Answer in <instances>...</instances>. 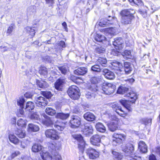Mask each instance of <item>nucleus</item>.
Returning <instances> with one entry per match:
<instances>
[{
	"label": "nucleus",
	"mask_w": 160,
	"mask_h": 160,
	"mask_svg": "<svg viewBox=\"0 0 160 160\" xmlns=\"http://www.w3.org/2000/svg\"><path fill=\"white\" fill-rule=\"evenodd\" d=\"M105 34L108 35L109 34L115 35L117 33V29L115 28H108L103 30Z\"/></svg>",
	"instance_id": "4be33fe9"
},
{
	"label": "nucleus",
	"mask_w": 160,
	"mask_h": 160,
	"mask_svg": "<svg viewBox=\"0 0 160 160\" xmlns=\"http://www.w3.org/2000/svg\"><path fill=\"white\" fill-rule=\"evenodd\" d=\"M103 74L105 77L108 79H113L115 78L114 73L107 69H104L102 71Z\"/></svg>",
	"instance_id": "a211bd4d"
},
{
	"label": "nucleus",
	"mask_w": 160,
	"mask_h": 160,
	"mask_svg": "<svg viewBox=\"0 0 160 160\" xmlns=\"http://www.w3.org/2000/svg\"><path fill=\"white\" fill-rule=\"evenodd\" d=\"M94 38L96 41L100 42L105 41L106 39V38L104 36L98 33L95 35Z\"/></svg>",
	"instance_id": "473e14b6"
},
{
	"label": "nucleus",
	"mask_w": 160,
	"mask_h": 160,
	"mask_svg": "<svg viewBox=\"0 0 160 160\" xmlns=\"http://www.w3.org/2000/svg\"><path fill=\"white\" fill-rule=\"evenodd\" d=\"M9 138L10 142L14 144H18L19 142L18 139L13 134H10Z\"/></svg>",
	"instance_id": "2f4dec72"
},
{
	"label": "nucleus",
	"mask_w": 160,
	"mask_h": 160,
	"mask_svg": "<svg viewBox=\"0 0 160 160\" xmlns=\"http://www.w3.org/2000/svg\"><path fill=\"white\" fill-rule=\"evenodd\" d=\"M65 82V80L63 79H58L55 83V88L58 90H61Z\"/></svg>",
	"instance_id": "6ab92c4d"
},
{
	"label": "nucleus",
	"mask_w": 160,
	"mask_h": 160,
	"mask_svg": "<svg viewBox=\"0 0 160 160\" xmlns=\"http://www.w3.org/2000/svg\"><path fill=\"white\" fill-rule=\"evenodd\" d=\"M124 68H131L130 66V63L128 62H126L124 64Z\"/></svg>",
	"instance_id": "338daca9"
},
{
	"label": "nucleus",
	"mask_w": 160,
	"mask_h": 160,
	"mask_svg": "<svg viewBox=\"0 0 160 160\" xmlns=\"http://www.w3.org/2000/svg\"><path fill=\"white\" fill-rule=\"evenodd\" d=\"M112 153L114 157L118 160H121L123 157V156L120 153L115 151L112 150Z\"/></svg>",
	"instance_id": "a19ab883"
},
{
	"label": "nucleus",
	"mask_w": 160,
	"mask_h": 160,
	"mask_svg": "<svg viewBox=\"0 0 160 160\" xmlns=\"http://www.w3.org/2000/svg\"><path fill=\"white\" fill-rule=\"evenodd\" d=\"M125 96L130 98L132 100H121L120 101V103L128 111H131L132 109L131 107L130 102L132 103L134 102L137 98L136 94L132 91L125 94Z\"/></svg>",
	"instance_id": "f03ea898"
},
{
	"label": "nucleus",
	"mask_w": 160,
	"mask_h": 160,
	"mask_svg": "<svg viewBox=\"0 0 160 160\" xmlns=\"http://www.w3.org/2000/svg\"><path fill=\"white\" fill-rule=\"evenodd\" d=\"M91 70L93 71L100 72L101 71V68L99 65H95L92 66Z\"/></svg>",
	"instance_id": "8fccbe9b"
},
{
	"label": "nucleus",
	"mask_w": 160,
	"mask_h": 160,
	"mask_svg": "<svg viewBox=\"0 0 160 160\" xmlns=\"http://www.w3.org/2000/svg\"><path fill=\"white\" fill-rule=\"evenodd\" d=\"M152 120L151 119H148L147 118H144L142 119L141 120L142 125L144 126H146V125L149 123H151Z\"/></svg>",
	"instance_id": "49530a36"
},
{
	"label": "nucleus",
	"mask_w": 160,
	"mask_h": 160,
	"mask_svg": "<svg viewBox=\"0 0 160 160\" xmlns=\"http://www.w3.org/2000/svg\"><path fill=\"white\" fill-rule=\"evenodd\" d=\"M112 66L114 67L113 68V69L118 70V71L120 72V71L122 72L123 70H121V68L123 67L122 64L120 62L115 61V62H113L112 64Z\"/></svg>",
	"instance_id": "cd10ccee"
},
{
	"label": "nucleus",
	"mask_w": 160,
	"mask_h": 160,
	"mask_svg": "<svg viewBox=\"0 0 160 160\" xmlns=\"http://www.w3.org/2000/svg\"><path fill=\"white\" fill-rule=\"evenodd\" d=\"M110 119L112 121L108 124V127L111 131L114 132L119 128L118 123L119 119L115 116H112Z\"/></svg>",
	"instance_id": "0eeeda50"
},
{
	"label": "nucleus",
	"mask_w": 160,
	"mask_h": 160,
	"mask_svg": "<svg viewBox=\"0 0 160 160\" xmlns=\"http://www.w3.org/2000/svg\"><path fill=\"white\" fill-rule=\"evenodd\" d=\"M15 25L13 23L9 25L7 31V33L8 35H10L12 34V33L13 30L15 29Z\"/></svg>",
	"instance_id": "79ce46f5"
},
{
	"label": "nucleus",
	"mask_w": 160,
	"mask_h": 160,
	"mask_svg": "<svg viewBox=\"0 0 160 160\" xmlns=\"http://www.w3.org/2000/svg\"><path fill=\"white\" fill-rule=\"evenodd\" d=\"M128 90V88L124 86H120L118 88L117 92L119 94H124Z\"/></svg>",
	"instance_id": "f704fd0d"
},
{
	"label": "nucleus",
	"mask_w": 160,
	"mask_h": 160,
	"mask_svg": "<svg viewBox=\"0 0 160 160\" xmlns=\"http://www.w3.org/2000/svg\"><path fill=\"white\" fill-rule=\"evenodd\" d=\"M58 69L60 70L61 73L63 74H65L68 71V68L65 67H58Z\"/></svg>",
	"instance_id": "3c124183"
},
{
	"label": "nucleus",
	"mask_w": 160,
	"mask_h": 160,
	"mask_svg": "<svg viewBox=\"0 0 160 160\" xmlns=\"http://www.w3.org/2000/svg\"><path fill=\"white\" fill-rule=\"evenodd\" d=\"M49 150L52 152H54L57 150H60L61 148V145L60 143H51L49 145Z\"/></svg>",
	"instance_id": "5701e85b"
},
{
	"label": "nucleus",
	"mask_w": 160,
	"mask_h": 160,
	"mask_svg": "<svg viewBox=\"0 0 160 160\" xmlns=\"http://www.w3.org/2000/svg\"><path fill=\"white\" fill-rule=\"evenodd\" d=\"M73 137L78 142V148L82 151L84 150L85 142L83 140L82 137L80 135L75 134L73 135Z\"/></svg>",
	"instance_id": "f8f14e48"
},
{
	"label": "nucleus",
	"mask_w": 160,
	"mask_h": 160,
	"mask_svg": "<svg viewBox=\"0 0 160 160\" xmlns=\"http://www.w3.org/2000/svg\"><path fill=\"white\" fill-rule=\"evenodd\" d=\"M58 46H61L62 48H65L66 47V45L65 42L63 41H60L58 43Z\"/></svg>",
	"instance_id": "e2e57ef3"
},
{
	"label": "nucleus",
	"mask_w": 160,
	"mask_h": 160,
	"mask_svg": "<svg viewBox=\"0 0 160 160\" xmlns=\"http://www.w3.org/2000/svg\"><path fill=\"white\" fill-rule=\"evenodd\" d=\"M96 130L98 132L103 133L106 131V128L104 125L101 123L98 122L95 125Z\"/></svg>",
	"instance_id": "a878e982"
},
{
	"label": "nucleus",
	"mask_w": 160,
	"mask_h": 160,
	"mask_svg": "<svg viewBox=\"0 0 160 160\" xmlns=\"http://www.w3.org/2000/svg\"><path fill=\"white\" fill-rule=\"evenodd\" d=\"M81 118L78 116L72 117L70 121L71 126L72 128L78 127L81 124Z\"/></svg>",
	"instance_id": "9b49d317"
},
{
	"label": "nucleus",
	"mask_w": 160,
	"mask_h": 160,
	"mask_svg": "<svg viewBox=\"0 0 160 160\" xmlns=\"http://www.w3.org/2000/svg\"><path fill=\"white\" fill-rule=\"evenodd\" d=\"M42 158L43 160H52V157L51 155L48 152L45 151L44 150L42 151L40 153Z\"/></svg>",
	"instance_id": "aec40b11"
},
{
	"label": "nucleus",
	"mask_w": 160,
	"mask_h": 160,
	"mask_svg": "<svg viewBox=\"0 0 160 160\" xmlns=\"http://www.w3.org/2000/svg\"><path fill=\"white\" fill-rule=\"evenodd\" d=\"M121 70H123L122 72L120 71V73L122 74L123 72H124L126 74H129L131 71H132V68H123L122 67L121 68Z\"/></svg>",
	"instance_id": "a18cd8bd"
},
{
	"label": "nucleus",
	"mask_w": 160,
	"mask_h": 160,
	"mask_svg": "<svg viewBox=\"0 0 160 160\" xmlns=\"http://www.w3.org/2000/svg\"><path fill=\"white\" fill-rule=\"evenodd\" d=\"M84 118L85 119L89 121H92L95 119L94 115L90 112L85 113L84 115Z\"/></svg>",
	"instance_id": "393cba45"
},
{
	"label": "nucleus",
	"mask_w": 160,
	"mask_h": 160,
	"mask_svg": "<svg viewBox=\"0 0 160 160\" xmlns=\"http://www.w3.org/2000/svg\"><path fill=\"white\" fill-rule=\"evenodd\" d=\"M45 112L48 115L52 116L56 113V111L50 108H47L45 110Z\"/></svg>",
	"instance_id": "37998d69"
},
{
	"label": "nucleus",
	"mask_w": 160,
	"mask_h": 160,
	"mask_svg": "<svg viewBox=\"0 0 160 160\" xmlns=\"http://www.w3.org/2000/svg\"><path fill=\"white\" fill-rule=\"evenodd\" d=\"M123 57L124 58H131L132 57L130 50H126L122 54Z\"/></svg>",
	"instance_id": "ea45409f"
},
{
	"label": "nucleus",
	"mask_w": 160,
	"mask_h": 160,
	"mask_svg": "<svg viewBox=\"0 0 160 160\" xmlns=\"http://www.w3.org/2000/svg\"><path fill=\"white\" fill-rule=\"evenodd\" d=\"M15 134L20 138H24L26 136V133L25 131L18 129L16 131Z\"/></svg>",
	"instance_id": "7c9ffc66"
},
{
	"label": "nucleus",
	"mask_w": 160,
	"mask_h": 160,
	"mask_svg": "<svg viewBox=\"0 0 160 160\" xmlns=\"http://www.w3.org/2000/svg\"><path fill=\"white\" fill-rule=\"evenodd\" d=\"M149 160H156L155 156L153 154L150 155L149 157Z\"/></svg>",
	"instance_id": "774afa93"
},
{
	"label": "nucleus",
	"mask_w": 160,
	"mask_h": 160,
	"mask_svg": "<svg viewBox=\"0 0 160 160\" xmlns=\"http://www.w3.org/2000/svg\"><path fill=\"white\" fill-rule=\"evenodd\" d=\"M40 116L37 112H34L32 113L31 116V118L33 120H40Z\"/></svg>",
	"instance_id": "09e8293b"
},
{
	"label": "nucleus",
	"mask_w": 160,
	"mask_h": 160,
	"mask_svg": "<svg viewBox=\"0 0 160 160\" xmlns=\"http://www.w3.org/2000/svg\"><path fill=\"white\" fill-rule=\"evenodd\" d=\"M42 94L44 97L47 98H49L52 96V95L51 92L48 91L42 92Z\"/></svg>",
	"instance_id": "4d7b16f0"
},
{
	"label": "nucleus",
	"mask_w": 160,
	"mask_h": 160,
	"mask_svg": "<svg viewBox=\"0 0 160 160\" xmlns=\"http://www.w3.org/2000/svg\"><path fill=\"white\" fill-rule=\"evenodd\" d=\"M101 141V137L98 134L93 135L90 138V142L93 145L99 147Z\"/></svg>",
	"instance_id": "4468645a"
},
{
	"label": "nucleus",
	"mask_w": 160,
	"mask_h": 160,
	"mask_svg": "<svg viewBox=\"0 0 160 160\" xmlns=\"http://www.w3.org/2000/svg\"><path fill=\"white\" fill-rule=\"evenodd\" d=\"M100 81V78L98 77H93L91 79V83L93 84H97Z\"/></svg>",
	"instance_id": "6e6d98bb"
},
{
	"label": "nucleus",
	"mask_w": 160,
	"mask_h": 160,
	"mask_svg": "<svg viewBox=\"0 0 160 160\" xmlns=\"http://www.w3.org/2000/svg\"><path fill=\"white\" fill-rule=\"evenodd\" d=\"M112 107L113 110L120 116L122 117L125 116V114H126V113L118 104L113 103L112 105Z\"/></svg>",
	"instance_id": "2eb2a0df"
},
{
	"label": "nucleus",
	"mask_w": 160,
	"mask_h": 160,
	"mask_svg": "<svg viewBox=\"0 0 160 160\" xmlns=\"http://www.w3.org/2000/svg\"><path fill=\"white\" fill-rule=\"evenodd\" d=\"M43 147L40 144L35 143L32 146V151L35 152H38L40 151H42Z\"/></svg>",
	"instance_id": "b1692460"
},
{
	"label": "nucleus",
	"mask_w": 160,
	"mask_h": 160,
	"mask_svg": "<svg viewBox=\"0 0 160 160\" xmlns=\"http://www.w3.org/2000/svg\"><path fill=\"white\" fill-rule=\"evenodd\" d=\"M34 108V104L31 102H28L27 103L25 109L27 110L30 111Z\"/></svg>",
	"instance_id": "58836bf2"
},
{
	"label": "nucleus",
	"mask_w": 160,
	"mask_h": 160,
	"mask_svg": "<svg viewBox=\"0 0 160 160\" xmlns=\"http://www.w3.org/2000/svg\"><path fill=\"white\" fill-rule=\"evenodd\" d=\"M53 159L54 160H62L61 156L58 154L55 155Z\"/></svg>",
	"instance_id": "052dcab7"
},
{
	"label": "nucleus",
	"mask_w": 160,
	"mask_h": 160,
	"mask_svg": "<svg viewBox=\"0 0 160 160\" xmlns=\"http://www.w3.org/2000/svg\"><path fill=\"white\" fill-rule=\"evenodd\" d=\"M116 89V87L114 84L111 83H106L103 85L100 91L106 94H110L114 92Z\"/></svg>",
	"instance_id": "39448f33"
},
{
	"label": "nucleus",
	"mask_w": 160,
	"mask_h": 160,
	"mask_svg": "<svg viewBox=\"0 0 160 160\" xmlns=\"http://www.w3.org/2000/svg\"><path fill=\"white\" fill-rule=\"evenodd\" d=\"M32 94L31 92H27L24 94V96L27 98H30L32 97Z\"/></svg>",
	"instance_id": "680f3d73"
},
{
	"label": "nucleus",
	"mask_w": 160,
	"mask_h": 160,
	"mask_svg": "<svg viewBox=\"0 0 160 160\" xmlns=\"http://www.w3.org/2000/svg\"><path fill=\"white\" fill-rule=\"evenodd\" d=\"M35 102L36 105L38 107L45 106L48 104L46 99L42 97H37L35 98Z\"/></svg>",
	"instance_id": "dca6fc26"
},
{
	"label": "nucleus",
	"mask_w": 160,
	"mask_h": 160,
	"mask_svg": "<svg viewBox=\"0 0 160 160\" xmlns=\"http://www.w3.org/2000/svg\"><path fill=\"white\" fill-rule=\"evenodd\" d=\"M123 42L122 39L120 38H116L113 42V45L115 48L119 50L122 49L123 47Z\"/></svg>",
	"instance_id": "f3484780"
},
{
	"label": "nucleus",
	"mask_w": 160,
	"mask_h": 160,
	"mask_svg": "<svg viewBox=\"0 0 160 160\" xmlns=\"http://www.w3.org/2000/svg\"><path fill=\"white\" fill-rule=\"evenodd\" d=\"M70 79L72 80L73 82L75 83H78L79 82V80H81L82 81L83 80L82 79L81 77H77L74 76H72L70 77Z\"/></svg>",
	"instance_id": "5fc2aeb1"
},
{
	"label": "nucleus",
	"mask_w": 160,
	"mask_h": 160,
	"mask_svg": "<svg viewBox=\"0 0 160 160\" xmlns=\"http://www.w3.org/2000/svg\"><path fill=\"white\" fill-rule=\"evenodd\" d=\"M42 123L47 127H52L53 125L55 128L60 131H62L64 129L65 125L64 123L59 122L58 120H52L48 116L42 121Z\"/></svg>",
	"instance_id": "f257e3e1"
},
{
	"label": "nucleus",
	"mask_w": 160,
	"mask_h": 160,
	"mask_svg": "<svg viewBox=\"0 0 160 160\" xmlns=\"http://www.w3.org/2000/svg\"><path fill=\"white\" fill-rule=\"evenodd\" d=\"M134 12L133 10L132 12H131L127 9L122 11L121 13L122 16V23L125 24L130 23L132 18L133 13Z\"/></svg>",
	"instance_id": "20e7f679"
},
{
	"label": "nucleus",
	"mask_w": 160,
	"mask_h": 160,
	"mask_svg": "<svg viewBox=\"0 0 160 160\" xmlns=\"http://www.w3.org/2000/svg\"><path fill=\"white\" fill-rule=\"evenodd\" d=\"M20 154L19 152L18 151H15L14 152H13L12 154L11 155V157L12 158H14L15 157L17 156V155H19Z\"/></svg>",
	"instance_id": "69168bd1"
},
{
	"label": "nucleus",
	"mask_w": 160,
	"mask_h": 160,
	"mask_svg": "<svg viewBox=\"0 0 160 160\" xmlns=\"http://www.w3.org/2000/svg\"><path fill=\"white\" fill-rule=\"evenodd\" d=\"M28 128L29 131L34 132H37L39 129L38 126L32 123L29 124Z\"/></svg>",
	"instance_id": "c756f323"
},
{
	"label": "nucleus",
	"mask_w": 160,
	"mask_h": 160,
	"mask_svg": "<svg viewBox=\"0 0 160 160\" xmlns=\"http://www.w3.org/2000/svg\"><path fill=\"white\" fill-rule=\"evenodd\" d=\"M87 68L82 67L74 70V73L77 75H83L87 72Z\"/></svg>",
	"instance_id": "412c9836"
},
{
	"label": "nucleus",
	"mask_w": 160,
	"mask_h": 160,
	"mask_svg": "<svg viewBox=\"0 0 160 160\" xmlns=\"http://www.w3.org/2000/svg\"><path fill=\"white\" fill-rule=\"evenodd\" d=\"M112 137V144L116 146L117 143H120L124 141L126 138V136L123 133H115L113 134Z\"/></svg>",
	"instance_id": "6e6552de"
},
{
	"label": "nucleus",
	"mask_w": 160,
	"mask_h": 160,
	"mask_svg": "<svg viewBox=\"0 0 160 160\" xmlns=\"http://www.w3.org/2000/svg\"><path fill=\"white\" fill-rule=\"evenodd\" d=\"M25 30L32 36H34L35 32L34 29L29 27H27L25 28Z\"/></svg>",
	"instance_id": "e433bc0d"
},
{
	"label": "nucleus",
	"mask_w": 160,
	"mask_h": 160,
	"mask_svg": "<svg viewBox=\"0 0 160 160\" xmlns=\"http://www.w3.org/2000/svg\"><path fill=\"white\" fill-rule=\"evenodd\" d=\"M147 146L144 142L141 141V152L145 153L147 152Z\"/></svg>",
	"instance_id": "c9c22d12"
},
{
	"label": "nucleus",
	"mask_w": 160,
	"mask_h": 160,
	"mask_svg": "<svg viewBox=\"0 0 160 160\" xmlns=\"http://www.w3.org/2000/svg\"><path fill=\"white\" fill-rule=\"evenodd\" d=\"M26 120H24L22 118L19 119L17 122V124L18 126L21 127H24L26 125Z\"/></svg>",
	"instance_id": "c03bdc74"
},
{
	"label": "nucleus",
	"mask_w": 160,
	"mask_h": 160,
	"mask_svg": "<svg viewBox=\"0 0 160 160\" xmlns=\"http://www.w3.org/2000/svg\"><path fill=\"white\" fill-rule=\"evenodd\" d=\"M95 51L96 52L100 54L101 53H103L105 52V49L103 47H99L96 48Z\"/></svg>",
	"instance_id": "bf43d9fd"
},
{
	"label": "nucleus",
	"mask_w": 160,
	"mask_h": 160,
	"mask_svg": "<svg viewBox=\"0 0 160 160\" xmlns=\"http://www.w3.org/2000/svg\"><path fill=\"white\" fill-rule=\"evenodd\" d=\"M108 21L106 19H102L100 20L99 23V26L104 27L107 26L109 24Z\"/></svg>",
	"instance_id": "4c0bfd02"
},
{
	"label": "nucleus",
	"mask_w": 160,
	"mask_h": 160,
	"mask_svg": "<svg viewBox=\"0 0 160 160\" xmlns=\"http://www.w3.org/2000/svg\"><path fill=\"white\" fill-rule=\"evenodd\" d=\"M119 50L118 49H113L111 52V54L114 56L117 55L119 52L117 50Z\"/></svg>",
	"instance_id": "0e129e2a"
},
{
	"label": "nucleus",
	"mask_w": 160,
	"mask_h": 160,
	"mask_svg": "<svg viewBox=\"0 0 160 160\" xmlns=\"http://www.w3.org/2000/svg\"><path fill=\"white\" fill-rule=\"evenodd\" d=\"M69 116V114L68 113H58L56 115V118L60 119L62 120H65L67 119Z\"/></svg>",
	"instance_id": "bb28decb"
},
{
	"label": "nucleus",
	"mask_w": 160,
	"mask_h": 160,
	"mask_svg": "<svg viewBox=\"0 0 160 160\" xmlns=\"http://www.w3.org/2000/svg\"><path fill=\"white\" fill-rule=\"evenodd\" d=\"M25 102L24 98L22 97H20L17 99V103L18 106L22 109L24 108V104Z\"/></svg>",
	"instance_id": "72a5a7b5"
},
{
	"label": "nucleus",
	"mask_w": 160,
	"mask_h": 160,
	"mask_svg": "<svg viewBox=\"0 0 160 160\" xmlns=\"http://www.w3.org/2000/svg\"><path fill=\"white\" fill-rule=\"evenodd\" d=\"M87 153L91 159H95L99 156V152L95 149L89 148L87 150Z\"/></svg>",
	"instance_id": "9d476101"
},
{
	"label": "nucleus",
	"mask_w": 160,
	"mask_h": 160,
	"mask_svg": "<svg viewBox=\"0 0 160 160\" xmlns=\"http://www.w3.org/2000/svg\"><path fill=\"white\" fill-rule=\"evenodd\" d=\"M39 72L40 74L42 75H46L48 73L47 69L45 67L42 68L40 70Z\"/></svg>",
	"instance_id": "13d9d810"
},
{
	"label": "nucleus",
	"mask_w": 160,
	"mask_h": 160,
	"mask_svg": "<svg viewBox=\"0 0 160 160\" xmlns=\"http://www.w3.org/2000/svg\"><path fill=\"white\" fill-rule=\"evenodd\" d=\"M68 94L72 99L76 100L80 96L79 90L78 88L76 86H72L68 89Z\"/></svg>",
	"instance_id": "423d86ee"
},
{
	"label": "nucleus",
	"mask_w": 160,
	"mask_h": 160,
	"mask_svg": "<svg viewBox=\"0 0 160 160\" xmlns=\"http://www.w3.org/2000/svg\"><path fill=\"white\" fill-rule=\"evenodd\" d=\"M45 134L47 137L52 140H58L59 138L58 132L53 129H47Z\"/></svg>",
	"instance_id": "1a4fd4ad"
},
{
	"label": "nucleus",
	"mask_w": 160,
	"mask_h": 160,
	"mask_svg": "<svg viewBox=\"0 0 160 160\" xmlns=\"http://www.w3.org/2000/svg\"><path fill=\"white\" fill-rule=\"evenodd\" d=\"M37 84L40 88H47L49 85L47 82L43 80H38L36 82Z\"/></svg>",
	"instance_id": "c85d7f7f"
},
{
	"label": "nucleus",
	"mask_w": 160,
	"mask_h": 160,
	"mask_svg": "<svg viewBox=\"0 0 160 160\" xmlns=\"http://www.w3.org/2000/svg\"><path fill=\"white\" fill-rule=\"evenodd\" d=\"M93 131L92 126L89 124H86L84 125V128L83 129V134L86 136H88L93 133Z\"/></svg>",
	"instance_id": "ddd939ff"
},
{
	"label": "nucleus",
	"mask_w": 160,
	"mask_h": 160,
	"mask_svg": "<svg viewBox=\"0 0 160 160\" xmlns=\"http://www.w3.org/2000/svg\"><path fill=\"white\" fill-rule=\"evenodd\" d=\"M28 14L31 15L34 14L35 12V7L34 6H31L27 9Z\"/></svg>",
	"instance_id": "de8ad7c7"
},
{
	"label": "nucleus",
	"mask_w": 160,
	"mask_h": 160,
	"mask_svg": "<svg viewBox=\"0 0 160 160\" xmlns=\"http://www.w3.org/2000/svg\"><path fill=\"white\" fill-rule=\"evenodd\" d=\"M9 49V48L4 45H2L0 46V52H7Z\"/></svg>",
	"instance_id": "864d4df0"
},
{
	"label": "nucleus",
	"mask_w": 160,
	"mask_h": 160,
	"mask_svg": "<svg viewBox=\"0 0 160 160\" xmlns=\"http://www.w3.org/2000/svg\"><path fill=\"white\" fill-rule=\"evenodd\" d=\"M122 150L126 156H130L129 160H140V157L137 156L132 153L134 151V147L132 144H128L125 146H122Z\"/></svg>",
	"instance_id": "7ed1b4c3"
},
{
	"label": "nucleus",
	"mask_w": 160,
	"mask_h": 160,
	"mask_svg": "<svg viewBox=\"0 0 160 160\" xmlns=\"http://www.w3.org/2000/svg\"><path fill=\"white\" fill-rule=\"evenodd\" d=\"M98 62L102 66H105L106 64L107 61L106 59L105 58H99L98 60Z\"/></svg>",
	"instance_id": "603ef678"
}]
</instances>
